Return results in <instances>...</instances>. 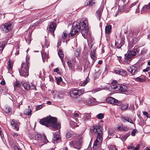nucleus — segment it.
<instances>
[{"mask_svg": "<svg viewBox=\"0 0 150 150\" xmlns=\"http://www.w3.org/2000/svg\"><path fill=\"white\" fill-rule=\"evenodd\" d=\"M54 71L55 72L60 73V71L57 68H56L54 70Z\"/></svg>", "mask_w": 150, "mask_h": 150, "instance_id": "4d7b16f0", "label": "nucleus"}, {"mask_svg": "<svg viewBox=\"0 0 150 150\" xmlns=\"http://www.w3.org/2000/svg\"><path fill=\"white\" fill-rule=\"evenodd\" d=\"M113 104L115 105L119 106L121 105L122 104V103L121 101H119L118 100L115 99V101Z\"/></svg>", "mask_w": 150, "mask_h": 150, "instance_id": "e433bc0d", "label": "nucleus"}, {"mask_svg": "<svg viewBox=\"0 0 150 150\" xmlns=\"http://www.w3.org/2000/svg\"><path fill=\"white\" fill-rule=\"evenodd\" d=\"M67 35L66 32H64L62 35V38L64 39H65L66 38Z\"/></svg>", "mask_w": 150, "mask_h": 150, "instance_id": "864d4df0", "label": "nucleus"}, {"mask_svg": "<svg viewBox=\"0 0 150 150\" xmlns=\"http://www.w3.org/2000/svg\"><path fill=\"white\" fill-rule=\"evenodd\" d=\"M137 131V130L136 129H134L131 132V135L132 136H134L135 135V133Z\"/></svg>", "mask_w": 150, "mask_h": 150, "instance_id": "09e8293b", "label": "nucleus"}, {"mask_svg": "<svg viewBox=\"0 0 150 150\" xmlns=\"http://www.w3.org/2000/svg\"><path fill=\"white\" fill-rule=\"evenodd\" d=\"M95 52V50L94 49H92L90 53L91 57L93 60H95L96 59Z\"/></svg>", "mask_w": 150, "mask_h": 150, "instance_id": "b1692460", "label": "nucleus"}, {"mask_svg": "<svg viewBox=\"0 0 150 150\" xmlns=\"http://www.w3.org/2000/svg\"><path fill=\"white\" fill-rule=\"evenodd\" d=\"M35 138L38 140H40L41 139V136L40 135H37L35 136Z\"/></svg>", "mask_w": 150, "mask_h": 150, "instance_id": "6e6d98bb", "label": "nucleus"}, {"mask_svg": "<svg viewBox=\"0 0 150 150\" xmlns=\"http://www.w3.org/2000/svg\"><path fill=\"white\" fill-rule=\"evenodd\" d=\"M130 55L128 54H125V60L127 62H130L132 59V57L130 56Z\"/></svg>", "mask_w": 150, "mask_h": 150, "instance_id": "cd10ccee", "label": "nucleus"}, {"mask_svg": "<svg viewBox=\"0 0 150 150\" xmlns=\"http://www.w3.org/2000/svg\"><path fill=\"white\" fill-rule=\"evenodd\" d=\"M91 116L90 114L88 113L85 114L84 115V121H86L88 120L90 118Z\"/></svg>", "mask_w": 150, "mask_h": 150, "instance_id": "2f4dec72", "label": "nucleus"}, {"mask_svg": "<svg viewBox=\"0 0 150 150\" xmlns=\"http://www.w3.org/2000/svg\"><path fill=\"white\" fill-rule=\"evenodd\" d=\"M73 29H75V30H79V31L81 30V24L78 23L76 22H74L73 23Z\"/></svg>", "mask_w": 150, "mask_h": 150, "instance_id": "f3484780", "label": "nucleus"}, {"mask_svg": "<svg viewBox=\"0 0 150 150\" xmlns=\"http://www.w3.org/2000/svg\"><path fill=\"white\" fill-rule=\"evenodd\" d=\"M42 108L43 105L42 104L37 105L35 107V109L36 110H38L42 109Z\"/></svg>", "mask_w": 150, "mask_h": 150, "instance_id": "de8ad7c7", "label": "nucleus"}, {"mask_svg": "<svg viewBox=\"0 0 150 150\" xmlns=\"http://www.w3.org/2000/svg\"><path fill=\"white\" fill-rule=\"evenodd\" d=\"M67 63L69 67H71V66H72L71 64V63L70 61H68Z\"/></svg>", "mask_w": 150, "mask_h": 150, "instance_id": "0e129e2a", "label": "nucleus"}, {"mask_svg": "<svg viewBox=\"0 0 150 150\" xmlns=\"http://www.w3.org/2000/svg\"><path fill=\"white\" fill-rule=\"evenodd\" d=\"M42 139H43L44 142L45 143L48 142V141L45 136L43 135Z\"/></svg>", "mask_w": 150, "mask_h": 150, "instance_id": "603ef678", "label": "nucleus"}, {"mask_svg": "<svg viewBox=\"0 0 150 150\" xmlns=\"http://www.w3.org/2000/svg\"><path fill=\"white\" fill-rule=\"evenodd\" d=\"M14 86H15L17 88H19L21 86L19 81L17 80L16 81L14 82Z\"/></svg>", "mask_w": 150, "mask_h": 150, "instance_id": "79ce46f5", "label": "nucleus"}, {"mask_svg": "<svg viewBox=\"0 0 150 150\" xmlns=\"http://www.w3.org/2000/svg\"><path fill=\"white\" fill-rule=\"evenodd\" d=\"M57 27L56 21H54L53 22H52L50 23V24L49 26V31L51 34L53 36H54V32Z\"/></svg>", "mask_w": 150, "mask_h": 150, "instance_id": "6e6552de", "label": "nucleus"}, {"mask_svg": "<svg viewBox=\"0 0 150 150\" xmlns=\"http://www.w3.org/2000/svg\"><path fill=\"white\" fill-rule=\"evenodd\" d=\"M97 102L96 99L92 97H91L87 99H86L85 105H96Z\"/></svg>", "mask_w": 150, "mask_h": 150, "instance_id": "9d476101", "label": "nucleus"}, {"mask_svg": "<svg viewBox=\"0 0 150 150\" xmlns=\"http://www.w3.org/2000/svg\"><path fill=\"white\" fill-rule=\"evenodd\" d=\"M79 23L81 24V26L83 28H87L88 25L86 21H83L82 22L81 21Z\"/></svg>", "mask_w": 150, "mask_h": 150, "instance_id": "bb28decb", "label": "nucleus"}, {"mask_svg": "<svg viewBox=\"0 0 150 150\" xmlns=\"http://www.w3.org/2000/svg\"><path fill=\"white\" fill-rule=\"evenodd\" d=\"M40 123L42 125L46 127L52 128L55 130L59 129L60 128V124L57 122L56 117L51 116L44 117L40 120Z\"/></svg>", "mask_w": 150, "mask_h": 150, "instance_id": "f257e3e1", "label": "nucleus"}, {"mask_svg": "<svg viewBox=\"0 0 150 150\" xmlns=\"http://www.w3.org/2000/svg\"><path fill=\"white\" fill-rule=\"evenodd\" d=\"M115 98L111 97H109L106 99V101L107 103L111 104H113L115 101Z\"/></svg>", "mask_w": 150, "mask_h": 150, "instance_id": "5701e85b", "label": "nucleus"}, {"mask_svg": "<svg viewBox=\"0 0 150 150\" xmlns=\"http://www.w3.org/2000/svg\"><path fill=\"white\" fill-rule=\"evenodd\" d=\"M127 74V72L125 70L120 69V75L123 76H125Z\"/></svg>", "mask_w": 150, "mask_h": 150, "instance_id": "a19ab883", "label": "nucleus"}, {"mask_svg": "<svg viewBox=\"0 0 150 150\" xmlns=\"http://www.w3.org/2000/svg\"><path fill=\"white\" fill-rule=\"evenodd\" d=\"M26 62L25 63L22 64L21 68L19 71L20 75L23 77H26L28 75L29 62L27 60Z\"/></svg>", "mask_w": 150, "mask_h": 150, "instance_id": "7ed1b4c3", "label": "nucleus"}, {"mask_svg": "<svg viewBox=\"0 0 150 150\" xmlns=\"http://www.w3.org/2000/svg\"><path fill=\"white\" fill-rule=\"evenodd\" d=\"M79 31V30H75V29H72L71 32L69 34V37H74L76 34H77Z\"/></svg>", "mask_w": 150, "mask_h": 150, "instance_id": "a211bd4d", "label": "nucleus"}, {"mask_svg": "<svg viewBox=\"0 0 150 150\" xmlns=\"http://www.w3.org/2000/svg\"><path fill=\"white\" fill-rule=\"evenodd\" d=\"M112 29V26L110 25H107L105 27V32L109 34L110 33Z\"/></svg>", "mask_w": 150, "mask_h": 150, "instance_id": "4be33fe9", "label": "nucleus"}, {"mask_svg": "<svg viewBox=\"0 0 150 150\" xmlns=\"http://www.w3.org/2000/svg\"><path fill=\"white\" fill-rule=\"evenodd\" d=\"M12 24L10 23H5L1 25L0 27L1 30L3 33H7L12 28Z\"/></svg>", "mask_w": 150, "mask_h": 150, "instance_id": "423d86ee", "label": "nucleus"}, {"mask_svg": "<svg viewBox=\"0 0 150 150\" xmlns=\"http://www.w3.org/2000/svg\"><path fill=\"white\" fill-rule=\"evenodd\" d=\"M100 90L99 88H96L95 89L92 90V91L94 93H95L99 91Z\"/></svg>", "mask_w": 150, "mask_h": 150, "instance_id": "052dcab7", "label": "nucleus"}, {"mask_svg": "<svg viewBox=\"0 0 150 150\" xmlns=\"http://www.w3.org/2000/svg\"><path fill=\"white\" fill-rule=\"evenodd\" d=\"M13 136L14 137H16L18 136V134L17 133H14L12 134Z\"/></svg>", "mask_w": 150, "mask_h": 150, "instance_id": "774afa93", "label": "nucleus"}, {"mask_svg": "<svg viewBox=\"0 0 150 150\" xmlns=\"http://www.w3.org/2000/svg\"><path fill=\"white\" fill-rule=\"evenodd\" d=\"M90 80V79L88 77H87L86 78L85 80L81 84V86H84L85 85H86L88 82H89Z\"/></svg>", "mask_w": 150, "mask_h": 150, "instance_id": "58836bf2", "label": "nucleus"}, {"mask_svg": "<svg viewBox=\"0 0 150 150\" xmlns=\"http://www.w3.org/2000/svg\"><path fill=\"white\" fill-rule=\"evenodd\" d=\"M149 9L150 10V2L148 4V5H145L143 7L141 12L143 13L147 11Z\"/></svg>", "mask_w": 150, "mask_h": 150, "instance_id": "aec40b11", "label": "nucleus"}, {"mask_svg": "<svg viewBox=\"0 0 150 150\" xmlns=\"http://www.w3.org/2000/svg\"><path fill=\"white\" fill-rule=\"evenodd\" d=\"M124 44V41L122 40L120 42V43L118 45H117V44H115V45L117 46V48L120 49L121 48V47H122Z\"/></svg>", "mask_w": 150, "mask_h": 150, "instance_id": "a18cd8bd", "label": "nucleus"}, {"mask_svg": "<svg viewBox=\"0 0 150 150\" xmlns=\"http://www.w3.org/2000/svg\"><path fill=\"white\" fill-rule=\"evenodd\" d=\"M143 113L144 115L146 116V117L147 118L148 117V113L147 112H145V111H144V112H143Z\"/></svg>", "mask_w": 150, "mask_h": 150, "instance_id": "e2e57ef3", "label": "nucleus"}, {"mask_svg": "<svg viewBox=\"0 0 150 150\" xmlns=\"http://www.w3.org/2000/svg\"><path fill=\"white\" fill-rule=\"evenodd\" d=\"M49 43L47 40H45V45L46 47H47L49 45Z\"/></svg>", "mask_w": 150, "mask_h": 150, "instance_id": "680f3d73", "label": "nucleus"}, {"mask_svg": "<svg viewBox=\"0 0 150 150\" xmlns=\"http://www.w3.org/2000/svg\"><path fill=\"white\" fill-rule=\"evenodd\" d=\"M129 105L128 104H122L121 109L122 110H126L128 108Z\"/></svg>", "mask_w": 150, "mask_h": 150, "instance_id": "c85d7f7f", "label": "nucleus"}, {"mask_svg": "<svg viewBox=\"0 0 150 150\" xmlns=\"http://www.w3.org/2000/svg\"><path fill=\"white\" fill-rule=\"evenodd\" d=\"M137 50L136 49H133L131 51H129V52L128 54H129L130 56L132 57L134 56H135L136 54V52Z\"/></svg>", "mask_w": 150, "mask_h": 150, "instance_id": "393cba45", "label": "nucleus"}, {"mask_svg": "<svg viewBox=\"0 0 150 150\" xmlns=\"http://www.w3.org/2000/svg\"><path fill=\"white\" fill-rule=\"evenodd\" d=\"M84 92V90L83 89H74L70 91V94L72 98H76L79 97Z\"/></svg>", "mask_w": 150, "mask_h": 150, "instance_id": "39448f33", "label": "nucleus"}, {"mask_svg": "<svg viewBox=\"0 0 150 150\" xmlns=\"http://www.w3.org/2000/svg\"><path fill=\"white\" fill-rule=\"evenodd\" d=\"M135 80L140 82H144L146 80V76H141L139 77L136 78Z\"/></svg>", "mask_w": 150, "mask_h": 150, "instance_id": "dca6fc26", "label": "nucleus"}, {"mask_svg": "<svg viewBox=\"0 0 150 150\" xmlns=\"http://www.w3.org/2000/svg\"><path fill=\"white\" fill-rule=\"evenodd\" d=\"M117 86H113V89L116 91H118L120 92H125L128 91L127 87L126 86L119 84Z\"/></svg>", "mask_w": 150, "mask_h": 150, "instance_id": "0eeeda50", "label": "nucleus"}, {"mask_svg": "<svg viewBox=\"0 0 150 150\" xmlns=\"http://www.w3.org/2000/svg\"><path fill=\"white\" fill-rule=\"evenodd\" d=\"M88 30L87 28H83L82 29L81 33L84 38L86 39L88 37Z\"/></svg>", "mask_w": 150, "mask_h": 150, "instance_id": "2eb2a0df", "label": "nucleus"}, {"mask_svg": "<svg viewBox=\"0 0 150 150\" xmlns=\"http://www.w3.org/2000/svg\"><path fill=\"white\" fill-rule=\"evenodd\" d=\"M74 100L75 102L77 103H79L81 102H83L84 104H85L86 103V99L83 98H81V97H77L75 98Z\"/></svg>", "mask_w": 150, "mask_h": 150, "instance_id": "412c9836", "label": "nucleus"}, {"mask_svg": "<svg viewBox=\"0 0 150 150\" xmlns=\"http://www.w3.org/2000/svg\"><path fill=\"white\" fill-rule=\"evenodd\" d=\"M147 51V50L146 48H144L141 51V53L142 54H143L146 52Z\"/></svg>", "mask_w": 150, "mask_h": 150, "instance_id": "8fccbe9b", "label": "nucleus"}, {"mask_svg": "<svg viewBox=\"0 0 150 150\" xmlns=\"http://www.w3.org/2000/svg\"><path fill=\"white\" fill-rule=\"evenodd\" d=\"M100 90L99 88H96L95 89L92 90V91L94 93H95L99 91Z\"/></svg>", "mask_w": 150, "mask_h": 150, "instance_id": "bf43d9fd", "label": "nucleus"}, {"mask_svg": "<svg viewBox=\"0 0 150 150\" xmlns=\"http://www.w3.org/2000/svg\"><path fill=\"white\" fill-rule=\"evenodd\" d=\"M75 55L76 57H78L79 55V53L78 50H76L75 52Z\"/></svg>", "mask_w": 150, "mask_h": 150, "instance_id": "3c124183", "label": "nucleus"}, {"mask_svg": "<svg viewBox=\"0 0 150 150\" xmlns=\"http://www.w3.org/2000/svg\"><path fill=\"white\" fill-rule=\"evenodd\" d=\"M91 131L93 133H97V139L94 141L93 148L94 149H96L102 141L103 139V133L102 128L99 126L94 127L91 129Z\"/></svg>", "mask_w": 150, "mask_h": 150, "instance_id": "f03ea898", "label": "nucleus"}, {"mask_svg": "<svg viewBox=\"0 0 150 150\" xmlns=\"http://www.w3.org/2000/svg\"><path fill=\"white\" fill-rule=\"evenodd\" d=\"M123 119H124L125 121H127L132 124H134L132 120L130 118H129L128 117H126L125 118H124Z\"/></svg>", "mask_w": 150, "mask_h": 150, "instance_id": "37998d69", "label": "nucleus"}, {"mask_svg": "<svg viewBox=\"0 0 150 150\" xmlns=\"http://www.w3.org/2000/svg\"><path fill=\"white\" fill-rule=\"evenodd\" d=\"M23 85L25 89V90H28L30 88V87L28 83H27V82H23Z\"/></svg>", "mask_w": 150, "mask_h": 150, "instance_id": "c756f323", "label": "nucleus"}, {"mask_svg": "<svg viewBox=\"0 0 150 150\" xmlns=\"http://www.w3.org/2000/svg\"><path fill=\"white\" fill-rule=\"evenodd\" d=\"M55 79L57 81V84L59 85H60V83L62 81V79L61 77H59V78L56 77Z\"/></svg>", "mask_w": 150, "mask_h": 150, "instance_id": "4c0bfd02", "label": "nucleus"}, {"mask_svg": "<svg viewBox=\"0 0 150 150\" xmlns=\"http://www.w3.org/2000/svg\"><path fill=\"white\" fill-rule=\"evenodd\" d=\"M97 118L99 119H101L103 118L104 117V115L102 113H99L98 115L97 116Z\"/></svg>", "mask_w": 150, "mask_h": 150, "instance_id": "49530a36", "label": "nucleus"}, {"mask_svg": "<svg viewBox=\"0 0 150 150\" xmlns=\"http://www.w3.org/2000/svg\"><path fill=\"white\" fill-rule=\"evenodd\" d=\"M104 7L103 6H101L97 11L96 15V18L98 19H100L102 15Z\"/></svg>", "mask_w": 150, "mask_h": 150, "instance_id": "f8f14e48", "label": "nucleus"}, {"mask_svg": "<svg viewBox=\"0 0 150 150\" xmlns=\"http://www.w3.org/2000/svg\"><path fill=\"white\" fill-rule=\"evenodd\" d=\"M74 136V134L72 133L69 132H67L66 134V138L67 139L69 138L70 137H71Z\"/></svg>", "mask_w": 150, "mask_h": 150, "instance_id": "c03bdc74", "label": "nucleus"}, {"mask_svg": "<svg viewBox=\"0 0 150 150\" xmlns=\"http://www.w3.org/2000/svg\"><path fill=\"white\" fill-rule=\"evenodd\" d=\"M32 111L31 109L28 108L25 109L24 111V114L27 115H30L32 114Z\"/></svg>", "mask_w": 150, "mask_h": 150, "instance_id": "a878e982", "label": "nucleus"}, {"mask_svg": "<svg viewBox=\"0 0 150 150\" xmlns=\"http://www.w3.org/2000/svg\"><path fill=\"white\" fill-rule=\"evenodd\" d=\"M27 40H28L30 42L31 41V37L30 35L28 37Z\"/></svg>", "mask_w": 150, "mask_h": 150, "instance_id": "338daca9", "label": "nucleus"}, {"mask_svg": "<svg viewBox=\"0 0 150 150\" xmlns=\"http://www.w3.org/2000/svg\"><path fill=\"white\" fill-rule=\"evenodd\" d=\"M13 64L9 60L8 62V69L10 70H11L12 69Z\"/></svg>", "mask_w": 150, "mask_h": 150, "instance_id": "c9c22d12", "label": "nucleus"}, {"mask_svg": "<svg viewBox=\"0 0 150 150\" xmlns=\"http://www.w3.org/2000/svg\"><path fill=\"white\" fill-rule=\"evenodd\" d=\"M11 125L14 127V129L16 131H18L19 129L18 124L17 123L13 120H12L11 123Z\"/></svg>", "mask_w": 150, "mask_h": 150, "instance_id": "6ab92c4d", "label": "nucleus"}, {"mask_svg": "<svg viewBox=\"0 0 150 150\" xmlns=\"http://www.w3.org/2000/svg\"><path fill=\"white\" fill-rule=\"evenodd\" d=\"M82 142V139L81 137H80L79 139L76 140H74L69 143L70 145L75 148L79 149L81 146Z\"/></svg>", "mask_w": 150, "mask_h": 150, "instance_id": "20e7f679", "label": "nucleus"}, {"mask_svg": "<svg viewBox=\"0 0 150 150\" xmlns=\"http://www.w3.org/2000/svg\"><path fill=\"white\" fill-rule=\"evenodd\" d=\"M4 110L6 113H8L11 112L12 110L10 107H7L4 108Z\"/></svg>", "mask_w": 150, "mask_h": 150, "instance_id": "72a5a7b5", "label": "nucleus"}, {"mask_svg": "<svg viewBox=\"0 0 150 150\" xmlns=\"http://www.w3.org/2000/svg\"><path fill=\"white\" fill-rule=\"evenodd\" d=\"M139 4L138 3V1H137L135 2L132 3L130 6V8H132V9L133 10H135V13H137L139 12Z\"/></svg>", "mask_w": 150, "mask_h": 150, "instance_id": "9b49d317", "label": "nucleus"}, {"mask_svg": "<svg viewBox=\"0 0 150 150\" xmlns=\"http://www.w3.org/2000/svg\"><path fill=\"white\" fill-rule=\"evenodd\" d=\"M131 145L128 146L127 148L128 149H131L134 148V146L133 145V144H131Z\"/></svg>", "mask_w": 150, "mask_h": 150, "instance_id": "13d9d810", "label": "nucleus"}, {"mask_svg": "<svg viewBox=\"0 0 150 150\" xmlns=\"http://www.w3.org/2000/svg\"><path fill=\"white\" fill-rule=\"evenodd\" d=\"M58 54L60 58L61 59L62 62H63V58L64 57V55L62 51H59L58 52Z\"/></svg>", "mask_w": 150, "mask_h": 150, "instance_id": "473e14b6", "label": "nucleus"}, {"mask_svg": "<svg viewBox=\"0 0 150 150\" xmlns=\"http://www.w3.org/2000/svg\"><path fill=\"white\" fill-rule=\"evenodd\" d=\"M109 150H117L115 146V145H112L111 146V148H110Z\"/></svg>", "mask_w": 150, "mask_h": 150, "instance_id": "5fc2aeb1", "label": "nucleus"}, {"mask_svg": "<svg viewBox=\"0 0 150 150\" xmlns=\"http://www.w3.org/2000/svg\"><path fill=\"white\" fill-rule=\"evenodd\" d=\"M61 141V138L59 135V133H56L54 135V136L52 139V141L54 143H56L59 142Z\"/></svg>", "mask_w": 150, "mask_h": 150, "instance_id": "4468645a", "label": "nucleus"}, {"mask_svg": "<svg viewBox=\"0 0 150 150\" xmlns=\"http://www.w3.org/2000/svg\"><path fill=\"white\" fill-rule=\"evenodd\" d=\"M127 70L130 72L132 75H134L139 72L140 69L135 66H130L127 69Z\"/></svg>", "mask_w": 150, "mask_h": 150, "instance_id": "1a4fd4ad", "label": "nucleus"}, {"mask_svg": "<svg viewBox=\"0 0 150 150\" xmlns=\"http://www.w3.org/2000/svg\"><path fill=\"white\" fill-rule=\"evenodd\" d=\"M52 93L54 97H57L59 98L62 99L64 98L63 94L60 92L54 90L52 92Z\"/></svg>", "mask_w": 150, "mask_h": 150, "instance_id": "ddd939ff", "label": "nucleus"}, {"mask_svg": "<svg viewBox=\"0 0 150 150\" xmlns=\"http://www.w3.org/2000/svg\"><path fill=\"white\" fill-rule=\"evenodd\" d=\"M115 72L117 74H120V69L119 70H114Z\"/></svg>", "mask_w": 150, "mask_h": 150, "instance_id": "69168bd1", "label": "nucleus"}, {"mask_svg": "<svg viewBox=\"0 0 150 150\" xmlns=\"http://www.w3.org/2000/svg\"><path fill=\"white\" fill-rule=\"evenodd\" d=\"M111 87L112 89H113V86H117L119 84H117V81L116 80H113L111 83Z\"/></svg>", "mask_w": 150, "mask_h": 150, "instance_id": "ea45409f", "label": "nucleus"}, {"mask_svg": "<svg viewBox=\"0 0 150 150\" xmlns=\"http://www.w3.org/2000/svg\"><path fill=\"white\" fill-rule=\"evenodd\" d=\"M5 46V42H0V51H2Z\"/></svg>", "mask_w": 150, "mask_h": 150, "instance_id": "f704fd0d", "label": "nucleus"}, {"mask_svg": "<svg viewBox=\"0 0 150 150\" xmlns=\"http://www.w3.org/2000/svg\"><path fill=\"white\" fill-rule=\"evenodd\" d=\"M93 0H87L86 1L87 5L91 6H93L95 4V3L93 2Z\"/></svg>", "mask_w": 150, "mask_h": 150, "instance_id": "7c9ffc66", "label": "nucleus"}]
</instances>
